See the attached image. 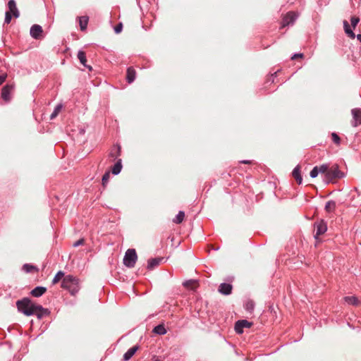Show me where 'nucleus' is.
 <instances>
[{
    "label": "nucleus",
    "mask_w": 361,
    "mask_h": 361,
    "mask_svg": "<svg viewBox=\"0 0 361 361\" xmlns=\"http://www.w3.org/2000/svg\"><path fill=\"white\" fill-rule=\"evenodd\" d=\"M16 306L19 312L23 313L26 316L34 315L37 309L42 310V306L35 304L28 298H24L16 302Z\"/></svg>",
    "instance_id": "f257e3e1"
},
{
    "label": "nucleus",
    "mask_w": 361,
    "mask_h": 361,
    "mask_svg": "<svg viewBox=\"0 0 361 361\" xmlns=\"http://www.w3.org/2000/svg\"><path fill=\"white\" fill-rule=\"evenodd\" d=\"M61 288L66 289L72 295H75L80 290L79 281L72 275H66L61 282Z\"/></svg>",
    "instance_id": "f03ea898"
},
{
    "label": "nucleus",
    "mask_w": 361,
    "mask_h": 361,
    "mask_svg": "<svg viewBox=\"0 0 361 361\" xmlns=\"http://www.w3.org/2000/svg\"><path fill=\"white\" fill-rule=\"evenodd\" d=\"M344 176V173L339 170L338 166L337 164H334L329 169L328 173L324 178V181L328 184L332 182L334 179L342 178Z\"/></svg>",
    "instance_id": "7ed1b4c3"
},
{
    "label": "nucleus",
    "mask_w": 361,
    "mask_h": 361,
    "mask_svg": "<svg viewBox=\"0 0 361 361\" xmlns=\"http://www.w3.org/2000/svg\"><path fill=\"white\" fill-rule=\"evenodd\" d=\"M137 255L135 249H128L126 252L123 257V264L128 268H133L135 267Z\"/></svg>",
    "instance_id": "20e7f679"
},
{
    "label": "nucleus",
    "mask_w": 361,
    "mask_h": 361,
    "mask_svg": "<svg viewBox=\"0 0 361 361\" xmlns=\"http://www.w3.org/2000/svg\"><path fill=\"white\" fill-rule=\"evenodd\" d=\"M315 234L314 238L317 239L321 235L325 233L327 231V223L324 219H321L314 223Z\"/></svg>",
    "instance_id": "39448f33"
},
{
    "label": "nucleus",
    "mask_w": 361,
    "mask_h": 361,
    "mask_svg": "<svg viewBox=\"0 0 361 361\" xmlns=\"http://www.w3.org/2000/svg\"><path fill=\"white\" fill-rule=\"evenodd\" d=\"M252 325V323L246 319L238 320L235 324L234 329L237 334H241L243 333V329H249Z\"/></svg>",
    "instance_id": "423d86ee"
},
{
    "label": "nucleus",
    "mask_w": 361,
    "mask_h": 361,
    "mask_svg": "<svg viewBox=\"0 0 361 361\" xmlns=\"http://www.w3.org/2000/svg\"><path fill=\"white\" fill-rule=\"evenodd\" d=\"M14 89V85L12 84H6L2 87L1 90V98L6 102H8L11 100V93Z\"/></svg>",
    "instance_id": "0eeeda50"
},
{
    "label": "nucleus",
    "mask_w": 361,
    "mask_h": 361,
    "mask_svg": "<svg viewBox=\"0 0 361 361\" xmlns=\"http://www.w3.org/2000/svg\"><path fill=\"white\" fill-rule=\"evenodd\" d=\"M298 16L293 11H290L283 18L282 27L293 25Z\"/></svg>",
    "instance_id": "6e6552de"
},
{
    "label": "nucleus",
    "mask_w": 361,
    "mask_h": 361,
    "mask_svg": "<svg viewBox=\"0 0 361 361\" xmlns=\"http://www.w3.org/2000/svg\"><path fill=\"white\" fill-rule=\"evenodd\" d=\"M351 114L353 116V120L351 122V125L353 127H357L361 124V109L355 108L351 110Z\"/></svg>",
    "instance_id": "1a4fd4ad"
},
{
    "label": "nucleus",
    "mask_w": 361,
    "mask_h": 361,
    "mask_svg": "<svg viewBox=\"0 0 361 361\" xmlns=\"http://www.w3.org/2000/svg\"><path fill=\"white\" fill-rule=\"evenodd\" d=\"M43 32L42 26L35 24L30 27V34L34 39H39Z\"/></svg>",
    "instance_id": "9d476101"
},
{
    "label": "nucleus",
    "mask_w": 361,
    "mask_h": 361,
    "mask_svg": "<svg viewBox=\"0 0 361 361\" xmlns=\"http://www.w3.org/2000/svg\"><path fill=\"white\" fill-rule=\"evenodd\" d=\"M233 286L230 283H221L218 288L220 293L224 295H228L232 293Z\"/></svg>",
    "instance_id": "9b49d317"
},
{
    "label": "nucleus",
    "mask_w": 361,
    "mask_h": 361,
    "mask_svg": "<svg viewBox=\"0 0 361 361\" xmlns=\"http://www.w3.org/2000/svg\"><path fill=\"white\" fill-rule=\"evenodd\" d=\"M163 261H164V258L161 257L149 259L147 262V268L149 270H152L159 266Z\"/></svg>",
    "instance_id": "f8f14e48"
},
{
    "label": "nucleus",
    "mask_w": 361,
    "mask_h": 361,
    "mask_svg": "<svg viewBox=\"0 0 361 361\" xmlns=\"http://www.w3.org/2000/svg\"><path fill=\"white\" fill-rule=\"evenodd\" d=\"M8 11L6 12H11V14L15 18H18L20 16V13L17 8L16 3L15 0H9L8 2Z\"/></svg>",
    "instance_id": "ddd939ff"
},
{
    "label": "nucleus",
    "mask_w": 361,
    "mask_h": 361,
    "mask_svg": "<svg viewBox=\"0 0 361 361\" xmlns=\"http://www.w3.org/2000/svg\"><path fill=\"white\" fill-rule=\"evenodd\" d=\"M139 345H136L129 348L123 355V360L124 361L129 360L137 351Z\"/></svg>",
    "instance_id": "4468645a"
},
{
    "label": "nucleus",
    "mask_w": 361,
    "mask_h": 361,
    "mask_svg": "<svg viewBox=\"0 0 361 361\" xmlns=\"http://www.w3.org/2000/svg\"><path fill=\"white\" fill-rule=\"evenodd\" d=\"M77 56L82 65H83L85 67H86L89 71L92 70V66L86 64V62H87L86 54L84 51L79 50L78 52Z\"/></svg>",
    "instance_id": "2eb2a0df"
},
{
    "label": "nucleus",
    "mask_w": 361,
    "mask_h": 361,
    "mask_svg": "<svg viewBox=\"0 0 361 361\" xmlns=\"http://www.w3.org/2000/svg\"><path fill=\"white\" fill-rule=\"evenodd\" d=\"M47 291V288L44 286H37L31 291V295L33 297L39 298L42 296Z\"/></svg>",
    "instance_id": "dca6fc26"
},
{
    "label": "nucleus",
    "mask_w": 361,
    "mask_h": 361,
    "mask_svg": "<svg viewBox=\"0 0 361 361\" xmlns=\"http://www.w3.org/2000/svg\"><path fill=\"white\" fill-rule=\"evenodd\" d=\"M135 76H136V72H135V69L133 67L128 68L127 73H126L127 82L128 83H132L135 80Z\"/></svg>",
    "instance_id": "f3484780"
},
{
    "label": "nucleus",
    "mask_w": 361,
    "mask_h": 361,
    "mask_svg": "<svg viewBox=\"0 0 361 361\" xmlns=\"http://www.w3.org/2000/svg\"><path fill=\"white\" fill-rule=\"evenodd\" d=\"M292 175L296 180L297 183L300 185L302 182V178L300 174V167L299 165L296 166L292 171Z\"/></svg>",
    "instance_id": "a211bd4d"
},
{
    "label": "nucleus",
    "mask_w": 361,
    "mask_h": 361,
    "mask_svg": "<svg viewBox=\"0 0 361 361\" xmlns=\"http://www.w3.org/2000/svg\"><path fill=\"white\" fill-rule=\"evenodd\" d=\"M122 161L121 159H118L111 169V172L114 175H118L122 169Z\"/></svg>",
    "instance_id": "6ab92c4d"
},
{
    "label": "nucleus",
    "mask_w": 361,
    "mask_h": 361,
    "mask_svg": "<svg viewBox=\"0 0 361 361\" xmlns=\"http://www.w3.org/2000/svg\"><path fill=\"white\" fill-rule=\"evenodd\" d=\"M336 207V203L334 200L328 201L324 207V209L327 213H332L335 211Z\"/></svg>",
    "instance_id": "aec40b11"
},
{
    "label": "nucleus",
    "mask_w": 361,
    "mask_h": 361,
    "mask_svg": "<svg viewBox=\"0 0 361 361\" xmlns=\"http://www.w3.org/2000/svg\"><path fill=\"white\" fill-rule=\"evenodd\" d=\"M152 332L157 335H164L167 331L164 325L163 324H160L154 327Z\"/></svg>",
    "instance_id": "412c9836"
},
{
    "label": "nucleus",
    "mask_w": 361,
    "mask_h": 361,
    "mask_svg": "<svg viewBox=\"0 0 361 361\" xmlns=\"http://www.w3.org/2000/svg\"><path fill=\"white\" fill-rule=\"evenodd\" d=\"M78 18H79V25H80V30L82 31L85 30L87 29V23H88V20H89L88 16H80Z\"/></svg>",
    "instance_id": "4be33fe9"
},
{
    "label": "nucleus",
    "mask_w": 361,
    "mask_h": 361,
    "mask_svg": "<svg viewBox=\"0 0 361 361\" xmlns=\"http://www.w3.org/2000/svg\"><path fill=\"white\" fill-rule=\"evenodd\" d=\"M343 27L345 32L348 35V37H350L352 39H354L355 37V33L351 30L348 23L346 20L343 21Z\"/></svg>",
    "instance_id": "5701e85b"
},
{
    "label": "nucleus",
    "mask_w": 361,
    "mask_h": 361,
    "mask_svg": "<svg viewBox=\"0 0 361 361\" xmlns=\"http://www.w3.org/2000/svg\"><path fill=\"white\" fill-rule=\"evenodd\" d=\"M121 155V147L118 145H116L114 147L111 151L109 153V157L116 159L118 157Z\"/></svg>",
    "instance_id": "b1692460"
},
{
    "label": "nucleus",
    "mask_w": 361,
    "mask_h": 361,
    "mask_svg": "<svg viewBox=\"0 0 361 361\" xmlns=\"http://www.w3.org/2000/svg\"><path fill=\"white\" fill-rule=\"evenodd\" d=\"M344 300L349 305L357 306L359 304V300L355 296H345Z\"/></svg>",
    "instance_id": "393cba45"
},
{
    "label": "nucleus",
    "mask_w": 361,
    "mask_h": 361,
    "mask_svg": "<svg viewBox=\"0 0 361 361\" xmlns=\"http://www.w3.org/2000/svg\"><path fill=\"white\" fill-rule=\"evenodd\" d=\"M185 217V212L183 211H179L176 217L173 219V222L177 224L182 223Z\"/></svg>",
    "instance_id": "a878e982"
},
{
    "label": "nucleus",
    "mask_w": 361,
    "mask_h": 361,
    "mask_svg": "<svg viewBox=\"0 0 361 361\" xmlns=\"http://www.w3.org/2000/svg\"><path fill=\"white\" fill-rule=\"evenodd\" d=\"M62 107H63V105L61 104H57L53 112L51 113V114L50 115V119L51 120H53L57 116L58 114H59V112L61 111V110L62 109Z\"/></svg>",
    "instance_id": "bb28decb"
},
{
    "label": "nucleus",
    "mask_w": 361,
    "mask_h": 361,
    "mask_svg": "<svg viewBox=\"0 0 361 361\" xmlns=\"http://www.w3.org/2000/svg\"><path fill=\"white\" fill-rule=\"evenodd\" d=\"M245 309L249 312H252L254 309H255V302L253 300H247L245 303Z\"/></svg>",
    "instance_id": "cd10ccee"
},
{
    "label": "nucleus",
    "mask_w": 361,
    "mask_h": 361,
    "mask_svg": "<svg viewBox=\"0 0 361 361\" xmlns=\"http://www.w3.org/2000/svg\"><path fill=\"white\" fill-rule=\"evenodd\" d=\"M48 314V310L47 309H45L42 307V310L41 309H37L34 315H36L38 319H42V317H44L46 314Z\"/></svg>",
    "instance_id": "c85d7f7f"
},
{
    "label": "nucleus",
    "mask_w": 361,
    "mask_h": 361,
    "mask_svg": "<svg viewBox=\"0 0 361 361\" xmlns=\"http://www.w3.org/2000/svg\"><path fill=\"white\" fill-rule=\"evenodd\" d=\"M329 165L326 164H322L320 166H317V169L319 171V173L324 174V176L328 173L329 171Z\"/></svg>",
    "instance_id": "c756f323"
},
{
    "label": "nucleus",
    "mask_w": 361,
    "mask_h": 361,
    "mask_svg": "<svg viewBox=\"0 0 361 361\" xmlns=\"http://www.w3.org/2000/svg\"><path fill=\"white\" fill-rule=\"evenodd\" d=\"M63 277H64V272L59 271L52 279V284L57 283Z\"/></svg>",
    "instance_id": "7c9ffc66"
},
{
    "label": "nucleus",
    "mask_w": 361,
    "mask_h": 361,
    "mask_svg": "<svg viewBox=\"0 0 361 361\" xmlns=\"http://www.w3.org/2000/svg\"><path fill=\"white\" fill-rule=\"evenodd\" d=\"M34 269H36V267L30 264H25L22 267V270L25 273H30Z\"/></svg>",
    "instance_id": "2f4dec72"
},
{
    "label": "nucleus",
    "mask_w": 361,
    "mask_h": 361,
    "mask_svg": "<svg viewBox=\"0 0 361 361\" xmlns=\"http://www.w3.org/2000/svg\"><path fill=\"white\" fill-rule=\"evenodd\" d=\"M109 177H110L109 171H106L104 173V174L102 176V185L104 187L107 184Z\"/></svg>",
    "instance_id": "473e14b6"
},
{
    "label": "nucleus",
    "mask_w": 361,
    "mask_h": 361,
    "mask_svg": "<svg viewBox=\"0 0 361 361\" xmlns=\"http://www.w3.org/2000/svg\"><path fill=\"white\" fill-rule=\"evenodd\" d=\"M332 141L337 145L341 144V138L336 133H331Z\"/></svg>",
    "instance_id": "72a5a7b5"
},
{
    "label": "nucleus",
    "mask_w": 361,
    "mask_h": 361,
    "mask_svg": "<svg viewBox=\"0 0 361 361\" xmlns=\"http://www.w3.org/2000/svg\"><path fill=\"white\" fill-rule=\"evenodd\" d=\"M195 283H196V280H194V279L186 280V281H185L183 283V286L185 288H191V286H192Z\"/></svg>",
    "instance_id": "f704fd0d"
},
{
    "label": "nucleus",
    "mask_w": 361,
    "mask_h": 361,
    "mask_svg": "<svg viewBox=\"0 0 361 361\" xmlns=\"http://www.w3.org/2000/svg\"><path fill=\"white\" fill-rule=\"evenodd\" d=\"M318 174H319V171L317 169V166H316L311 170V171L310 173V176L311 178H314L317 177Z\"/></svg>",
    "instance_id": "c9c22d12"
},
{
    "label": "nucleus",
    "mask_w": 361,
    "mask_h": 361,
    "mask_svg": "<svg viewBox=\"0 0 361 361\" xmlns=\"http://www.w3.org/2000/svg\"><path fill=\"white\" fill-rule=\"evenodd\" d=\"M13 16L11 14V12H6L4 23L9 24L11 21L12 17Z\"/></svg>",
    "instance_id": "e433bc0d"
},
{
    "label": "nucleus",
    "mask_w": 361,
    "mask_h": 361,
    "mask_svg": "<svg viewBox=\"0 0 361 361\" xmlns=\"http://www.w3.org/2000/svg\"><path fill=\"white\" fill-rule=\"evenodd\" d=\"M360 22V18L358 17H356V16H352L351 18H350V23H351V25L352 26L355 28L357 23Z\"/></svg>",
    "instance_id": "4c0bfd02"
},
{
    "label": "nucleus",
    "mask_w": 361,
    "mask_h": 361,
    "mask_svg": "<svg viewBox=\"0 0 361 361\" xmlns=\"http://www.w3.org/2000/svg\"><path fill=\"white\" fill-rule=\"evenodd\" d=\"M122 29H123V24L121 23H119L118 25H116L114 27V32L116 34H118L122 31Z\"/></svg>",
    "instance_id": "58836bf2"
},
{
    "label": "nucleus",
    "mask_w": 361,
    "mask_h": 361,
    "mask_svg": "<svg viewBox=\"0 0 361 361\" xmlns=\"http://www.w3.org/2000/svg\"><path fill=\"white\" fill-rule=\"evenodd\" d=\"M85 243V240L84 238H80L78 240L75 241L74 243H73V247H78L80 245H82Z\"/></svg>",
    "instance_id": "ea45409f"
},
{
    "label": "nucleus",
    "mask_w": 361,
    "mask_h": 361,
    "mask_svg": "<svg viewBox=\"0 0 361 361\" xmlns=\"http://www.w3.org/2000/svg\"><path fill=\"white\" fill-rule=\"evenodd\" d=\"M302 56H303V54H301V53H300V54H293L292 56L291 59L294 60L296 58H299V57L302 58Z\"/></svg>",
    "instance_id": "a19ab883"
},
{
    "label": "nucleus",
    "mask_w": 361,
    "mask_h": 361,
    "mask_svg": "<svg viewBox=\"0 0 361 361\" xmlns=\"http://www.w3.org/2000/svg\"><path fill=\"white\" fill-rule=\"evenodd\" d=\"M6 78V74L0 75V85L5 81Z\"/></svg>",
    "instance_id": "79ce46f5"
},
{
    "label": "nucleus",
    "mask_w": 361,
    "mask_h": 361,
    "mask_svg": "<svg viewBox=\"0 0 361 361\" xmlns=\"http://www.w3.org/2000/svg\"><path fill=\"white\" fill-rule=\"evenodd\" d=\"M277 72H278V71L275 72L274 74H271V75L270 76V78L267 80V82H270V81H271V82H274V78H273V77H274V75H275V76L276 75Z\"/></svg>",
    "instance_id": "37998d69"
},
{
    "label": "nucleus",
    "mask_w": 361,
    "mask_h": 361,
    "mask_svg": "<svg viewBox=\"0 0 361 361\" xmlns=\"http://www.w3.org/2000/svg\"><path fill=\"white\" fill-rule=\"evenodd\" d=\"M252 161L251 160H242L240 161V163L241 164H251Z\"/></svg>",
    "instance_id": "c03bdc74"
},
{
    "label": "nucleus",
    "mask_w": 361,
    "mask_h": 361,
    "mask_svg": "<svg viewBox=\"0 0 361 361\" xmlns=\"http://www.w3.org/2000/svg\"><path fill=\"white\" fill-rule=\"evenodd\" d=\"M355 37L361 42V34L355 35Z\"/></svg>",
    "instance_id": "a18cd8bd"
},
{
    "label": "nucleus",
    "mask_w": 361,
    "mask_h": 361,
    "mask_svg": "<svg viewBox=\"0 0 361 361\" xmlns=\"http://www.w3.org/2000/svg\"><path fill=\"white\" fill-rule=\"evenodd\" d=\"M152 361H161V360H160L158 357H155V356H154V357H153V359H152Z\"/></svg>",
    "instance_id": "49530a36"
}]
</instances>
